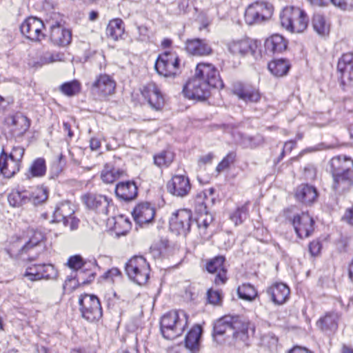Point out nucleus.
Here are the masks:
<instances>
[{"label":"nucleus","instance_id":"55","mask_svg":"<svg viewBox=\"0 0 353 353\" xmlns=\"http://www.w3.org/2000/svg\"><path fill=\"white\" fill-rule=\"evenodd\" d=\"M303 176L306 180H314L316 177V168L313 165H307L304 168Z\"/></svg>","mask_w":353,"mask_h":353},{"label":"nucleus","instance_id":"56","mask_svg":"<svg viewBox=\"0 0 353 353\" xmlns=\"http://www.w3.org/2000/svg\"><path fill=\"white\" fill-rule=\"evenodd\" d=\"M25 150L23 148L20 146H14L12 148V152H10L9 157L12 158V159H14V161L21 162L22 158L24 155Z\"/></svg>","mask_w":353,"mask_h":353},{"label":"nucleus","instance_id":"43","mask_svg":"<svg viewBox=\"0 0 353 353\" xmlns=\"http://www.w3.org/2000/svg\"><path fill=\"white\" fill-rule=\"evenodd\" d=\"M248 203H245L240 207H238L230 214V219L235 224V225L241 224L248 218Z\"/></svg>","mask_w":353,"mask_h":353},{"label":"nucleus","instance_id":"41","mask_svg":"<svg viewBox=\"0 0 353 353\" xmlns=\"http://www.w3.org/2000/svg\"><path fill=\"white\" fill-rule=\"evenodd\" d=\"M174 154L170 150L162 151L154 156V164L159 167H168L174 160Z\"/></svg>","mask_w":353,"mask_h":353},{"label":"nucleus","instance_id":"54","mask_svg":"<svg viewBox=\"0 0 353 353\" xmlns=\"http://www.w3.org/2000/svg\"><path fill=\"white\" fill-rule=\"evenodd\" d=\"M67 264L71 269L77 270L83 265V259L79 255L70 256Z\"/></svg>","mask_w":353,"mask_h":353},{"label":"nucleus","instance_id":"33","mask_svg":"<svg viewBox=\"0 0 353 353\" xmlns=\"http://www.w3.org/2000/svg\"><path fill=\"white\" fill-rule=\"evenodd\" d=\"M63 57L62 53L46 52L41 55L38 60L30 61L29 65L32 68H39L46 64L63 61Z\"/></svg>","mask_w":353,"mask_h":353},{"label":"nucleus","instance_id":"13","mask_svg":"<svg viewBox=\"0 0 353 353\" xmlns=\"http://www.w3.org/2000/svg\"><path fill=\"white\" fill-rule=\"evenodd\" d=\"M28 241L21 247L19 254H28V259L34 261L38 257V254H34V250H43V240L44 236L43 233L38 230L31 229L28 232Z\"/></svg>","mask_w":353,"mask_h":353},{"label":"nucleus","instance_id":"52","mask_svg":"<svg viewBox=\"0 0 353 353\" xmlns=\"http://www.w3.org/2000/svg\"><path fill=\"white\" fill-rule=\"evenodd\" d=\"M212 216L205 211H201V214L199 215L196 219L197 226L210 227V225L212 223Z\"/></svg>","mask_w":353,"mask_h":353},{"label":"nucleus","instance_id":"26","mask_svg":"<svg viewBox=\"0 0 353 353\" xmlns=\"http://www.w3.org/2000/svg\"><path fill=\"white\" fill-rule=\"evenodd\" d=\"M10 126V130L14 136H22L29 128L30 121L28 119L21 114H17L8 119Z\"/></svg>","mask_w":353,"mask_h":353},{"label":"nucleus","instance_id":"48","mask_svg":"<svg viewBox=\"0 0 353 353\" xmlns=\"http://www.w3.org/2000/svg\"><path fill=\"white\" fill-rule=\"evenodd\" d=\"M339 316L336 313L327 314L323 318L321 319L320 323L323 329L335 330L337 327Z\"/></svg>","mask_w":353,"mask_h":353},{"label":"nucleus","instance_id":"18","mask_svg":"<svg viewBox=\"0 0 353 353\" xmlns=\"http://www.w3.org/2000/svg\"><path fill=\"white\" fill-rule=\"evenodd\" d=\"M232 92L239 99L246 103H257L261 97L258 89L241 82L234 83Z\"/></svg>","mask_w":353,"mask_h":353},{"label":"nucleus","instance_id":"30","mask_svg":"<svg viewBox=\"0 0 353 353\" xmlns=\"http://www.w3.org/2000/svg\"><path fill=\"white\" fill-rule=\"evenodd\" d=\"M50 38L55 45L65 46L71 42L72 33L70 30L60 27L58 29H54L50 33Z\"/></svg>","mask_w":353,"mask_h":353},{"label":"nucleus","instance_id":"58","mask_svg":"<svg viewBox=\"0 0 353 353\" xmlns=\"http://www.w3.org/2000/svg\"><path fill=\"white\" fill-rule=\"evenodd\" d=\"M321 249V244L318 241H313L309 245V250L312 255H317Z\"/></svg>","mask_w":353,"mask_h":353},{"label":"nucleus","instance_id":"38","mask_svg":"<svg viewBox=\"0 0 353 353\" xmlns=\"http://www.w3.org/2000/svg\"><path fill=\"white\" fill-rule=\"evenodd\" d=\"M314 30L321 36L329 34L330 26L327 23L325 17L320 14H315L312 20Z\"/></svg>","mask_w":353,"mask_h":353},{"label":"nucleus","instance_id":"31","mask_svg":"<svg viewBox=\"0 0 353 353\" xmlns=\"http://www.w3.org/2000/svg\"><path fill=\"white\" fill-rule=\"evenodd\" d=\"M265 48L267 51L273 53H280L285 50L287 48V41L280 34H273L266 39L265 42Z\"/></svg>","mask_w":353,"mask_h":353},{"label":"nucleus","instance_id":"5","mask_svg":"<svg viewBox=\"0 0 353 353\" xmlns=\"http://www.w3.org/2000/svg\"><path fill=\"white\" fill-rule=\"evenodd\" d=\"M160 325L163 336L172 340L183 334L187 325V316L183 311H171L162 316Z\"/></svg>","mask_w":353,"mask_h":353},{"label":"nucleus","instance_id":"53","mask_svg":"<svg viewBox=\"0 0 353 353\" xmlns=\"http://www.w3.org/2000/svg\"><path fill=\"white\" fill-rule=\"evenodd\" d=\"M39 264L28 267L24 274V276L27 277L31 281H39Z\"/></svg>","mask_w":353,"mask_h":353},{"label":"nucleus","instance_id":"1","mask_svg":"<svg viewBox=\"0 0 353 353\" xmlns=\"http://www.w3.org/2000/svg\"><path fill=\"white\" fill-rule=\"evenodd\" d=\"M223 81L219 71L210 63L196 65L194 76L184 85L183 92L189 99L204 101L210 94V88H222Z\"/></svg>","mask_w":353,"mask_h":353},{"label":"nucleus","instance_id":"62","mask_svg":"<svg viewBox=\"0 0 353 353\" xmlns=\"http://www.w3.org/2000/svg\"><path fill=\"white\" fill-rule=\"evenodd\" d=\"M296 142L293 141H287L285 143L281 155L283 156L285 152H290L294 148Z\"/></svg>","mask_w":353,"mask_h":353},{"label":"nucleus","instance_id":"60","mask_svg":"<svg viewBox=\"0 0 353 353\" xmlns=\"http://www.w3.org/2000/svg\"><path fill=\"white\" fill-rule=\"evenodd\" d=\"M139 36L138 39L142 41H146L148 39V30L147 27L141 26L137 28Z\"/></svg>","mask_w":353,"mask_h":353},{"label":"nucleus","instance_id":"42","mask_svg":"<svg viewBox=\"0 0 353 353\" xmlns=\"http://www.w3.org/2000/svg\"><path fill=\"white\" fill-rule=\"evenodd\" d=\"M239 298L252 301L257 296V291L255 288L250 283H243L237 290Z\"/></svg>","mask_w":353,"mask_h":353},{"label":"nucleus","instance_id":"29","mask_svg":"<svg viewBox=\"0 0 353 353\" xmlns=\"http://www.w3.org/2000/svg\"><path fill=\"white\" fill-rule=\"evenodd\" d=\"M115 193L120 199L130 201L137 196V187L133 181L121 182L117 185Z\"/></svg>","mask_w":353,"mask_h":353},{"label":"nucleus","instance_id":"19","mask_svg":"<svg viewBox=\"0 0 353 353\" xmlns=\"http://www.w3.org/2000/svg\"><path fill=\"white\" fill-rule=\"evenodd\" d=\"M292 225L300 238L308 237L314 230V220L307 213L294 216Z\"/></svg>","mask_w":353,"mask_h":353},{"label":"nucleus","instance_id":"24","mask_svg":"<svg viewBox=\"0 0 353 353\" xmlns=\"http://www.w3.org/2000/svg\"><path fill=\"white\" fill-rule=\"evenodd\" d=\"M185 49L192 55L205 56L212 53V48L205 39H188L185 43Z\"/></svg>","mask_w":353,"mask_h":353},{"label":"nucleus","instance_id":"11","mask_svg":"<svg viewBox=\"0 0 353 353\" xmlns=\"http://www.w3.org/2000/svg\"><path fill=\"white\" fill-rule=\"evenodd\" d=\"M82 200L88 208L95 211L99 214L107 216L112 210L114 209L112 201L101 194H88L82 196Z\"/></svg>","mask_w":353,"mask_h":353},{"label":"nucleus","instance_id":"20","mask_svg":"<svg viewBox=\"0 0 353 353\" xmlns=\"http://www.w3.org/2000/svg\"><path fill=\"white\" fill-rule=\"evenodd\" d=\"M337 70L340 72L343 81H347L353 85V53H345L340 57Z\"/></svg>","mask_w":353,"mask_h":353},{"label":"nucleus","instance_id":"9","mask_svg":"<svg viewBox=\"0 0 353 353\" xmlns=\"http://www.w3.org/2000/svg\"><path fill=\"white\" fill-rule=\"evenodd\" d=\"M273 10V6L267 2L256 1L247 8L245 21L249 25L261 23L272 17Z\"/></svg>","mask_w":353,"mask_h":353},{"label":"nucleus","instance_id":"40","mask_svg":"<svg viewBox=\"0 0 353 353\" xmlns=\"http://www.w3.org/2000/svg\"><path fill=\"white\" fill-rule=\"evenodd\" d=\"M214 188H211L205 190L197 194L195 202L196 205L201 206V208L199 209L200 211H205L208 205L210 203H213L214 198H210V196H212L214 194Z\"/></svg>","mask_w":353,"mask_h":353},{"label":"nucleus","instance_id":"44","mask_svg":"<svg viewBox=\"0 0 353 353\" xmlns=\"http://www.w3.org/2000/svg\"><path fill=\"white\" fill-rule=\"evenodd\" d=\"M130 229V221L123 216H119L114 220V230L117 236L125 235Z\"/></svg>","mask_w":353,"mask_h":353},{"label":"nucleus","instance_id":"46","mask_svg":"<svg viewBox=\"0 0 353 353\" xmlns=\"http://www.w3.org/2000/svg\"><path fill=\"white\" fill-rule=\"evenodd\" d=\"M29 172L33 177L43 176L46 172V161L43 158L34 160L30 167Z\"/></svg>","mask_w":353,"mask_h":353},{"label":"nucleus","instance_id":"3","mask_svg":"<svg viewBox=\"0 0 353 353\" xmlns=\"http://www.w3.org/2000/svg\"><path fill=\"white\" fill-rule=\"evenodd\" d=\"M248 324L241 323L238 317L225 316L214 323L213 336L219 343H222L219 338L223 335L245 342L248 339Z\"/></svg>","mask_w":353,"mask_h":353},{"label":"nucleus","instance_id":"47","mask_svg":"<svg viewBox=\"0 0 353 353\" xmlns=\"http://www.w3.org/2000/svg\"><path fill=\"white\" fill-rule=\"evenodd\" d=\"M61 91L65 95L71 97L79 93L81 90V84L77 80L66 82L60 87Z\"/></svg>","mask_w":353,"mask_h":353},{"label":"nucleus","instance_id":"50","mask_svg":"<svg viewBox=\"0 0 353 353\" xmlns=\"http://www.w3.org/2000/svg\"><path fill=\"white\" fill-rule=\"evenodd\" d=\"M236 159V153L234 152H229L223 160L218 164L216 170L220 173L225 170L230 168V166L234 162Z\"/></svg>","mask_w":353,"mask_h":353},{"label":"nucleus","instance_id":"51","mask_svg":"<svg viewBox=\"0 0 353 353\" xmlns=\"http://www.w3.org/2000/svg\"><path fill=\"white\" fill-rule=\"evenodd\" d=\"M208 301L210 304L220 305L222 303V294L219 290L210 289L207 293Z\"/></svg>","mask_w":353,"mask_h":353},{"label":"nucleus","instance_id":"17","mask_svg":"<svg viewBox=\"0 0 353 353\" xmlns=\"http://www.w3.org/2000/svg\"><path fill=\"white\" fill-rule=\"evenodd\" d=\"M141 92L152 108L159 110L163 107L165 104L164 96L155 83L150 82L147 83L143 87Z\"/></svg>","mask_w":353,"mask_h":353},{"label":"nucleus","instance_id":"34","mask_svg":"<svg viewBox=\"0 0 353 353\" xmlns=\"http://www.w3.org/2000/svg\"><path fill=\"white\" fill-rule=\"evenodd\" d=\"M202 332L201 327L194 326L188 333L185 337V346L192 351L199 349L200 338Z\"/></svg>","mask_w":353,"mask_h":353},{"label":"nucleus","instance_id":"21","mask_svg":"<svg viewBox=\"0 0 353 353\" xmlns=\"http://www.w3.org/2000/svg\"><path fill=\"white\" fill-rule=\"evenodd\" d=\"M225 258L222 256H217L207 263V270L211 273H216L214 277V283L221 285L227 280L226 270L223 267Z\"/></svg>","mask_w":353,"mask_h":353},{"label":"nucleus","instance_id":"28","mask_svg":"<svg viewBox=\"0 0 353 353\" xmlns=\"http://www.w3.org/2000/svg\"><path fill=\"white\" fill-rule=\"evenodd\" d=\"M256 47L255 43L249 39L233 41L228 44V50L231 53L240 55L253 53Z\"/></svg>","mask_w":353,"mask_h":353},{"label":"nucleus","instance_id":"59","mask_svg":"<svg viewBox=\"0 0 353 353\" xmlns=\"http://www.w3.org/2000/svg\"><path fill=\"white\" fill-rule=\"evenodd\" d=\"M199 235L203 240H208L212 236V232L209 231V228L204 226H197Z\"/></svg>","mask_w":353,"mask_h":353},{"label":"nucleus","instance_id":"61","mask_svg":"<svg viewBox=\"0 0 353 353\" xmlns=\"http://www.w3.org/2000/svg\"><path fill=\"white\" fill-rule=\"evenodd\" d=\"M288 353H313V352L304 347L296 345V346L293 347L292 349H290L288 352Z\"/></svg>","mask_w":353,"mask_h":353},{"label":"nucleus","instance_id":"57","mask_svg":"<svg viewBox=\"0 0 353 353\" xmlns=\"http://www.w3.org/2000/svg\"><path fill=\"white\" fill-rule=\"evenodd\" d=\"M331 2L343 10L353 8V0H331Z\"/></svg>","mask_w":353,"mask_h":353},{"label":"nucleus","instance_id":"64","mask_svg":"<svg viewBox=\"0 0 353 353\" xmlns=\"http://www.w3.org/2000/svg\"><path fill=\"white\" fill-rule=\"evenodd\" d=\"M71 353H95V352L90 347L74 349Z\"/></svg>","mask_w":353,"mask_h":353},{"label":"nucleus","instance_id":"36","mask_svg":"<svg viewBox=\"0 0 353 353\" xmlns=\"http://www.w3.org/2000/svg\"><path fill=\"white\" fill-rule=\"evenodd\" d=\"M124 33L123 22L119 19L110 21L106 28V34L113 40H118Z\"/></svg>","mask_w":353,"mask_h":353},{"label":"nucleus","instance_id":"37","mask_svg":"<svg viewBox=\"0 0 353 353\" xmlns=\"http://www.w3.org/2000/svg\"><path fill=\"white\" fill-rule=\"evenodd\" d=\"M29 190H12L8 196V200L10 205L13 207H20L29 202Z\"/></svg>","mask_w":353,"mask_h":353},{"label":"nucleus","instance_id":"35","mask_svg":"<svg viewBox=\"0 0 353 353\" xmlns=\"http://www.w3.org/2000/svg\"><path fill=\"white\" fill-rule=\"evenodd\" d=\"M290 68V65L289 62L284 59L273 60L268 64L269 70L276 77H283L285 75Z\"/></svg>","mask_w":353,"mask_h":353},{"label":"nucleus","instance_id":"25","mask_svg":"<svg viewBox=\"0 0 353 353\" xmlns=\"http://www.w3.org/2000/svg\"><path fill=\"white\" fill-rule=\"evenodd\" d=\"M21 163L12 159L11 157L7 156V154L2 150L0 155V173L5 177L10 178L17 173L20 168Z\"/></svg>","mask_w":353,"mask_h":353},{"label":"nucleus","instance_id":"6","mask_svg":"<svg viewBox=\"0 0 353 353\" xmlns=\"http://www.w3.org/2000/svg\"><path fill=\"white\" fill-rule=\"evenodd\" d=\"M150 265L141 256L132 257L125 264V272L130 280L139 285L145 284L150 277Z\"/></svg>","mask_w":353,"mask_h":353},{"label":"nucleus","instance_id":"10","mask_svg":"<svg viewBox=\"0 0 353 353\" xmlns=\"http://www.w3.org/2000/svg\"><path fill=\"white\" fill-rule=\"evenodd\" d=\"M179 65V59L173 52H165L160 54L155 63L157 72L164 77H174L176 74Z\"/></svg>","mask_w":353,"mask_h":353},{"label":"nucleus","instance_id":"45","mask_svg":"<svg viewBox=\"0 0 353 353\" xmlns=\"http://www.w3.org/2000/svg\"><path fill=\"white\" fill-rule=\"evenodd\" d=\"M39 280L41 279H56L58 276V272L52 264H39Z\"/></svg>","mask_w":353,"mask_h":353},{"label":"nucleus","instance_id":"63","mask_svg":"<svg viewBox=\"0 0 353 353\" xmlns=\"http://www.w3.org/2000/svg\"><path fill=\"white\" fill-rule=\"evenodd\" d=\"M343 219L350 225H353V207L347 210L343 216Z\"/></svg>","mask_w":353,"mask_h":353},{"label":"nucleus","instance_id":"7","mask_svg":"<svg viewBox=\"0 0 353 353\" xmlns=\"http://www.w3.org/2000/svg\"><path fill=\"white\" fill-rule=\"evenodd\" d=\"M76 207L68 201L57 203L54 212V222H62L64 226L69 227L70 230L79 228L80 220L75 216Z\"/></svg>","mask_w":353,"mask_h":353},{"label":"nucleus","instance_id":"8","mask_svg":"<svg viewBox=\"0 0 353 353\" xmlns=\"http://www.w3.org/2000/svg\"><path fill=\"white\" fill-rule=\"evenodd\" d=\"M79 303L82 316L87 321L93 322L101 318L102 307L99 299L95 295H81Z\"/></svg>","mask_w":353,"mask_h":353},{"label":"nucleus","instance_id":"39","mask_svg":"<svg viewBox=\"0 0 353 353\" xmlns=\"http://www.w3.org/2000/svg\"><path fill=\"white\" fill-rule=\"evenodd\" d=\"M29 202H32L34 205H39L44 203L48 197V191L47 188L37 187L29 190Z\"/></svg>","mask_w":353,"mask_h":353},{"label":"nucleus","instance_id":"2","mask_svg":"<svg viewBox=\"0 0 353 353\" xmlns=\"http://www.w3.org/2000/svg\"><path fill=\"white\" fill-rule=\"evenodd\" d=\"M333 188L339 192L353 187V160L346 157H334L330 161Z\"/></svg>","mask_w":353,"mask_h":353},{"label":"nucleus","instance_id":"16","mask_svg":"<svg viewBox=\"0 0 353 353\" xmlns=\"http://www.w3.org/2000/svg\"><path fill=\"white\" fill-rule=\"evenodd\" d=\"M166 188L168 192L173 196L184 197L189 194L191 190V184L187 176L176 174L168 181Z\"/></svg>","mask_w":353,"mask_h":353},{"label":"nucleus","instance_id":"49","mask_svg":"<svg viewBox=\"0 0 353 353\" xmlns=\"http://www.w3.org/2000/svg\"><path fill=\"white\" fill-rule=\"evenodd\" d=\"M64 21L62 17L58 13H53L48 19L46 20V25L49 27L50 32L54 29H58L63 27Z\"/></svg>","mask_w":353,"mask_h":353},{"label":"nucleus","instance_id":"14","mask_svg":"<svg viewBox=\"0 0 353 353\" xmlns=\"http://www.w3.org/2000/svg\"><path fill=\"white\" fill-rule=\"evenodd\" d=\"M43 22L37 17H29L26 19L21 25L20 29L21 33L28 39L32 41H41L44 37L43 29L44 28Z\"/></svg>","mask_w":353,"mask_h":353},{"label":"nucleus","instance_id":"15","mask_svg":"<svg viewBox=\"0 0 353 353\" xmlns=\"http://www.w3.org/2000/svg\"><path fill=\"white\" fill-rule=\"evenodd\" d=\"M116 88V82L110 75L101 74L97 77L91 86L93 94L101 97H105L114 94Z\"/></svg>","mask_w":353,"mask_h":353},{"label":"nucleus","instance_id":"27","mask_svg":"<svg viewBox=\"0 0 353 353\" xmlns=\"http://www.w3.org/2000/svg\"><path fill=\"white\" fill-rule=\"evenodd\" d=\"M296 199L305 204L313 203L318 197L316 188L308 184H301L297 187Z\"/></svg>","mask_w":353,"mask_h":353},{"label":"nucleus","instance_id":"12","mask_svg":"<svg viewBox=\"0 0 353 353\" xmlns=\"http://www.w3.org/2000/svg\"><path fill=\"white\" fill-rule=\"evenodd\" d=\"M192 212L187 209H181L174 213L170 221V227L176 234L186 235L192 223Z\"/></svg>","mask_w":353,"mask_h":353},{"label":"nucleus","instance_id":"22","mask_svg":"<svg viewBox=\"0 0 353 353\" xmlns=\"http://www.w3.org/2000/svg\"><path fill=\"white\" fill-rule=\"evenodd\" d=\"M155 210L148 203L137 205L132 212L134 221L139 225L148 223L153 220Z\"/></svg>","mask_w":353,"mask_h":353},{"label":"nucleus","instance_id":"23","mask_svg":"<svg viewBox=\"0 0 353 353\" xmlns=\"http://www.w3.org/2000/svg\"><path fill=\"white\" fill-rule=\"evenodd\" d=\"M290 288L282 283H276L267 289V293L270 296L272 301L277 304H283L289 298Z\"/></svg>","mask_w":353,"mask_h":353},{"label":"nucleus","instance_id":"4","mask_svg":"<svg viewBox=\"0 0 353 353\" xmlns=\"http://www.w3.org/2000/svg\"><path fill=\"white\" fill-rule=\"evenodd\" d=\"M308 17L303 10L298 7L286 6L280 13L281 26L292 33H301L308 25Z\"/></svg>","mask_w":353,"mask_h":353},{"label":"nucleus","instance_id":"32","mask_svg":"<svg viewBox=\"0 0 353 353\" xmlns=\"http://www.w3.org/2000/svg\"><path fill=\"white\" fill-rule=\"evenodd\" d=\"M125 174L124 170L114 168L110 164H105L101 172V178L104 183H112Z\"/></svg>","mask_w":353,"mask_h":353}]
</instances>
